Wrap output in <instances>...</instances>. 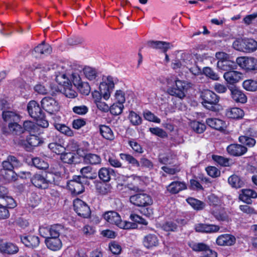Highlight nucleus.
I'll list each match as a JSON object with an SVG mask.
<instances>
[{"mask_svg": "<svg viewBox=\"0 0 257 257\" xmlns=\"http://www.w3.org/2000/svg\"><path fill=\"white\" fill-rule=\"evenodd\" d=\"M104 219L108 223L115 225L120 228L124 229H131L137 228L138 225L136 223L126 221H122L119 214L113 211L106 212L103 214Z\"/></svg>", "mask_w": 257, "mask_h": 257, "instance_id": "obj_1", "label": "nucleus"}, {"mask_svg": "<svg viewBox=\"0 0 257 257\" xmlns=\"http://www.w3.org/2000/svg\"><path fill=\"white\" fill-rule=\"evenodd\" d=\"M202 99V103L207 109L215 111L217 110V104L219 100V97L214 92L206 90L202 93L201 95Z\"/></svg>", "mask_w": 257, "mask_h": 257, "instance_id": "obj_2", "label": "nucleus"}, {"mask_svg": "<svg viewBox=\"0 0 257 257\" xmlns=\"http://www.w3.org/2000/svg\"><path fill=\"white\" fill-rule=\"evenodd\" d=\"M129 200L131 203L138 207H147L153 203L151 196L143 192L131 195Z\"/></svg>", "mask_w": 257, "mask_h": 257, "instance_id": "obj_3", "label": "nucleus"}, {"mask_svg": "<svg viewBox=\"0 0 257 257\" xmlns=\"http://www.w3.org/2000/svg\"><path fill=\"white\" fill-rule=\"evenodd\" d=\"M117 82V80L110 76L104 77L102 81L99 85V90L103 94V97L105 100H107L110 93L114 87L115 84Z\"/></svg>", "mask_w": 257, "mask_h": 257, "instance_id": "obj_4", "label": "nucleus"}, {"mask_svg": "<svg viewBox=\"0 0 257 257\" xmlns=\"http://www.w3.org/2000/svg\"><path fill=\"white\" fill-rule=\"evenodd\" d=\"M85 178L81 176H74L72 179L67 183L69 190L73 195H78L84 191L83 186Z\"/></svg>", "mask_w": 257, "mask_h": 257, "instance_id": "obj_5", "label": "nucleus"}, {"mask_svg": "<svg viewBox=\"0 0 257 257\" xmlns=\"http://www.w3.org/2000/svg\"><path fill=\"white\" fill-rule=\"evenodd\" d=\"M18 143L24 148L27 151H31L35 148L38 147L43 143L41 138L38 136L30 135L27 137L26 140H20Z\"/></svg>", "mask_w": 257, "mask_h": 257, "instance_id": "obj_6", "label": "nucleus"}, {"mask_svg": "<svg viewBox=\"0 0 257 257\" xmlns=\"http://www.w3.org/2000/svg\"><path fill=\"white\" fill-rule=\"evenodd\" d=\"M237 64L246 71L257 70V59L253 57H240L236 59Z\"/></svg>", "mask_w": 257, "mask_h": 257, "instance_id": "obj_7", "label": "nucleus"}, {"mask_svg": "<svg viewBox=\"0 0 257 257\" xmlns=\"http://www.w3.org/2000/svg\"><path fill=\"white\" fill-rule=\"evenodd\" d=\"M43 108L48 113L53 114L59 110L60 106L58 102L51 97H45L41 100Z\"/></svg>", "mask_w": 257, "mask_h": 257, "instance_id": "obj_8", "label": "nucleus"}, {"mask_svg": "<svg viewBox=\"0 0 257 257\" xmlns=\"http://www.w3.org/2000/svg\"><path fill=\"white\" fill-rule=\"evenodd\" d=\"M74 209L77 214L83 218H87L90 215V210L88 206L82 200L77 199L73 202Z\"/></svg>", "mask_w": 257, "mask_h": 257, "instance_id": "obj_9", "label": "nucleus"}, {"mask_svg": "<svg viewBox=\"0 0 257 257\" xmlns=\"http://www.w3.org/2000/svg\"><path fill=\"white\" fill-rule=\"evenodd\" d=\"M184 90V82L180 80H175V84L168 88L167 92L171 95L175 96L182 99L185 96Z\"/></svg>", "mask_w": 257, "mask_h": 257, "instance_id": "obj_10", "label": "nucleus"}, {"mask_svg": "<svg viewBox=\"0 0 257 257\" xmlns=\"http://www.w3.org/2000/svg\"><path fill=\"white\" fill-rule=\"evenodd\" d=\"M27 109L29 115L34 119L42 118L44 112L39 103L35 100L30 101L27 105Z\"/></svg>", "mask_w": 257, "mask_h": 257, "instance_id": "obj_11", "label": "nucleus"}, {"mask_svg": "<svg viewBox=\"0 0 257 257\" xmlns=\"http://www.w3.org/2000/svg\"><path fill=\"white\" fill-rule=\"evenodd\" d=\"M230 91V94L232 99L236 103L244 104L247 101V96L243 91L235 86H231L228 87Z\"/></svg>", "mask_w": 257, "mask_h": 257, "instance_id": "obj_12", "label": "nucleus"}, {"mask_svg": "<svg viewBox=\"0 0 257 257\" xmlns=\"http://www.w3.org/2000/svg\"><path fill=\"white\" fill-rule=\"evenodd\" d=\"M3 191L4 193H0V206L13 208L16 206L14 199L11 196L7 195V189L4 187H0V192Z\"/></svg>", "mask_w": 257, "mask_h": 257, "instance_id": "obj_13", "label": "nucleus"}, {"mask_svg": "<svg viewBox=\"0 0 257 257\" xmlns=\"http://www.w3.org/2000/svg\"><path fill=\"white\" fill-rule=\"evenodd\" d=\"M57 71L56 72V81L62 85H65L66 84H69V77L68 72L65 70L63 65H58L57 67Z\"/></svg>", "mask_w": 257, "mask_h": 257, "instance_id": "obj_14", "label": "nucleus"}, {"mask_svg": "<svg viewBox=\"0 0 257 257\" xmlns=\"http://www.w3.org/2000/svg\"><path fill=\"white\" fill-rule=\"evenodd\" d=\"M247 149L244 146L238 144H232L226 148V151L230 156L239 157L244 155Z\"/></svg>", "mask_w": 257, "mask_h": 257, "instance_id": "obj_15", "label": "nucleus"}, {"mask_svg": "<svg viewBox=\"0 0 257 257\" xmlns=\"http://www.w3.org/2000/svg\"><path fill=\"white\" fill-rule=\"evenodd\" d=\"M32 183L40 189H45L48 188L50 180H48L44 176L40 174H35L31 179Z\"/></svg>", "mask_w": 257, "mask_h": 257, "instance_id": "obj_16", "label": "nucleus"}, {"mask_svg": "<svg viewBox=\"0 0 257 257\" xmlns=\"http://www.w3.org/2000/svg\"><path fill=\"white\" fill-rule=\"evenodd\" d=\"M147 45L150 48L160 50L164 53H166L173 46L169 42L161 41H149L147 42Z\"/></svg>", "mask_w": 257, "mask_h": 257, "instance_id": "obj_17", "label": "nucleus"}, {"mask_svg": "<svg viewBox=\"0 0 257 257\" xmlns=\"http://www.w3.org/2000/svg\"><path fill=\"white\" fill-rule=\"evenodd\" d=\"M2 167L14 170L21 167L22 165L21 161L16 156L9 155L7 159L3 161Z\"/></svg>", "mask_w": 257, "mask_h": 257, "instance_id": "obj_18", "label": "nucleus"}, {"mask_svg": "<svg viewBox=\"0 0 257 257\" xmlns=\"http://www.w3.org/2000/svg\"><path fill=\"white\" fill-rule=\"evenodd\" d=\"M236 242L235 237L230 234H223L216 238V242L220 246H231Z\"/></svg>", "mask_w": 257, "mask_h": 257, "instance_id": "obj_19", "label": "nucleus"}, {"mask_svg": "<svg viewBox=\"0 0 257 257\" xmlns=\"http://www.w3.org/2000/svg\"><path fill=\"white\" fill-rule=\"evenodd\" d=\"M143 243L147 248L153 249L159 245L160 241L156 234H149L144 236Z\"/></svg>", "mask_w": 257, "mask_h": 257, "instance_id": "obj_20", "label": "nucleus"}, {"mask_svg": "<svg viewBox=\"0 0 257 257\" xmlns=\"http://www.w3.org/2000/svg\"><path fill=\"white\" fill-rule=\"evenodd\" d=\"M242 73L234 70L226 72L223 75L224 79L228 83L233 84L238 82L241 79Z\"/></svg>", "mask_w": 257, "mask_h": 257, "instance_id": "obj_21", "label": "nucleus"}, {"mask_svg": "<svg viewBox=\"0 0 257 257\" xmlns=\"http://www.w3.org/2000/svg\"><path fill=\"white\" fill-rule=\"evenodd\" d=\"M18 251V247L13 243L7 242L0 243V252L3 254H13Z\"/></svg>", "mask_w": 257, "mask_h": 257, "instance_id": "obj_22", "label": "nucleus"}, {"mask_svg": "<svg viewBox=\"0 0 257 257\" xmlns=\"http://www.w3.org/2000/svg\"><path fill=\"white\" fill-rule=\"evenodd\" d=\"M195 229L199 232L213 233L217 232L220 227L214 224L198 223L195 225Z\"/></svg>", "mask_w": 257, "mask_h": 257, "instance_id": "obj_23", "label": "nucleus"}, {"mask_svg": "<svg viewBox=\"0 0 257 257\" xmlns=\"http://www.w3.org/2000/svg\"><path fill=\"white\" fill-rule=\"evenodd\" d=\"M188 245L195 252H205L207 254L212 251L208 245L203 242L191 241L188 243Z\"/></svg>", "mask_w": 257, "mask_h": 257, "instance_id": "obj_24", "label": "nucleus"}, {"mask_svg": "<svg viewBox=\"0 0 257 257\" xmlns=\"http://www.w3.org/2000/svg\"><path fill=\"white\" fill-rule=\"evenodd\" d=\"M0 174L7 182H11L17 180L18 176L13 169L2 167Z\"/></svg>", "mask_w": 257, "mask_h": 257, "instance_id": "obj_25", "label": "nucleus"}, {"mask_svg": "<svg viewBox=\"0 0 257 257\" xmlns=\"http://www.w3.org/2000/svg\"><path fill=\"white\" fill-rule=\"evenodd\" d=\"M237 64L236 62L228 60L218 61L217 64V67L222 70L226 72L236 69Z\"/></svg>", "mask_w": 257, "mask_h": 257, "instance_id": "obj_26", "label": "nucleus"}, {"mask_svg": "<svg viewBox=\"0 0 257 257\" xmlns=\"http://www.w3.org/2000/svg\"><path fill=\"white\" fill-rule=\"evenodd\" d=\"M45 243L48 248L53 251L59 250L62 246V241L58 237H46Z\"/></svg>", "mask_w": 257, "mask_h": 257, "instance_id": "obj_27", "label": "nucleus"}, {"mask_svg": "<svg viewBox=\"0 0 257 257\" xmlns=\"http://www.w3.org/2000/svg\"><path fill=\"white\" fill-rule=\"evenodd\" d=\"M211 213L214 217L219 221H228L227 213L223 208L219 206H215L212 209Z\"/></svg>", "mask_w": 257, "mask_h": 257, "instance_id": "obj_28", "label": "nucleus"}, {"mask_svg": "<svg viewBox=\"0 0 257 257\" xmlns=\"http://www.w3.org/2000/svg\"><path fill=\"white\" fill-rule=\"evenodd\" d=\"M206 122L210 127L218 131H223L226 127L225 121L216 118L206 119Z\"/></svg>", "mask_w": 257, "mask_h": 257, "instance_id": "obj_29", "label": "nucleus"}, {"mask_svg": "<svg viewBox=\"0 0 257 257\" xmlns=\"http://www.w3.org/2000/svg\"><path fill=\"white\" fill-rule=\"evenodd\" d=\"M21 239L23 243L29 247H36L40 243L39 238L35 235L21 236Z\"/></svg>", "mask_w": 257, "mask_h": 257, "instance_id": "obj_30", "label": "nucleus"}, {"mask_svg": "<svg viewBox=\"0 0 257 257\" xmlns=\"http://www.w3.org/2000/svg\"><path fill=\"white\" fill-rule=\"evenodd\" d=\"M187 188L186 184L184 182L174 181L167 187V190L171 194H177Z\"/></svg>", "mask_w": 257, "mask_h": 257, "instance_id": "obj_31", "label": "nucleus"}, {"mask_svg": "<svg viewBox=\"0 0 257 257\" xmlns=\"http://www.w3.org/2000/svg\"><path fill=\"white\" fill-rule=\"evenodd\" d=\"M52 48L51 46L46 44L45 42H42L41 44L36 47L33 51V54L36 55V57L42 54L48 55L51 53Z\"/></svg>", "mask_w": 257, "mask_h": 257, "instance_id": "obj_32", "label": "nucleus"}, {"mask_svg": "<svg viewBox=\"0 0 257 257\" xmlns=\"http://www.w3.org/2000/svg\"><path fill=\"white\" fill-rule=\"evenodd\" d=\"M241 191L242 193L239 195V199L247 204H250L251 203V198H255L257 197L256 192L253 190L243 189Z\"/></svg>", "mask_w": 257, "mask_h": 257, "instance_id": "obj_33", "label": "nucleus"}, {"mask_svg": "<svg viewBox=\"0 0 257 257\" xmlns=\"http://www.w3.org/2000/svg\"><path fill=\"white\" fill-rule=\"evenodd\" d=\"M225 115L228 118L237 119L243 117L244 111L238 107L229 108L226 109Z\"/></svg>", "mask_w": 257, "mask_h": 257, "instance_id": "obj_34", "label": "nucleus"}, {"mask_svg": "<svg viewBox=\"0 0 257 257\" xmlns=\"http://www.w3.org/2000/svg\"><path fill=\"white\" fill-rule=\"evenodd\" d=\"M242 45L244 49L243 52H252L257 49V42L253 39H242Z\"/></svg>", "mask_w": 257, "mask_h": 257, "instance_id": "obj_35", "label": "nucleus"}, {"mask_svg": "<svg viewBox=\"0 0 257 257\" xmlns=\"http://www.w3.org/2000/svg\"><path fill=\"white\" fill-rule=\"evenodd\" d=\"M114 171L111 168L103 167L98 171V176L100 180L103 182H108L111 177L114 176Z\"/></svg>", "mask_w": 257, "mask_h": 257, "instance_id": "obj_36", "label": "nucleus"}, {"mask_svg": "<svg viewBox=\"0 0 257 257\" xmlns=\"http://www.w3.org/2000/svg\"><path fill=\"white\" fill-rule=\"evenodd\" d=\"M229 184L232 187L236 189L242 187L244 185V181L239 176L232 175L228 179Z\"/></svg>", "mask_w": 257, "mask_h": 257, "instance_id": "obj_37", "label": "nucleus"}, {"mask_svg": "<svg viewBox=\"0 0 257 257\" xmlns=\"http://www.w3.org/2000/svg\"><path fill=\"white\" fill-rule=\"evenodd\" d=\"M54 125L55 128L61 134L69 137H71L74 136L73 131L66 124L60 123H55Z\"/></svg>", "mask_w": 257, "mask_h": 257, "instance_id": "obj_38", "label": "nucleus"}, {"mask_svg": "<svg viewBox=\"0 0 257 257\" xmlns=\"http://www.w3.org/2000/svg\"><path fill=\"white\" fill-rule=\"evenodd\" d=\"M84 160L86 163L92 165H97L100 164L101 159L100 157L98 155L88 153L84 156Z\"/></svg>", "mask_w": 257, "mask_h": 257, "instance_id": "obj_39", "label": "nucleus"}, {"mask_svg": "<svg viewBox=\"0 0 257 257\" xmlns=\"http://www.w3.org/2000/svg\"><path fill=\"white\" fill-rule=\"evenodd\" d=\"M100 133L101 136L106 140L111 141L114 139L112 131L108 126L105 125L100 126Z\"/></svg>", "mask_w": 257, "mask_h": 257, "instance_id": "obj_40", "label": "nucleus"}, {"mask_svg": "<svg viewBox=\"0 0 257 257\" xmlns=\"http://www.w3.org/2000/svg\"><path fill=\"white\" fill-rule=\"evenodd\" d=\"M97 192L101 195H106L111 192L112 187L110 184L98 182L96 184Z\"/></svg>", "mask_w": 257, "mask_h": 257, "instance_id": "obj_41", "label": "nucleus"}, {"mask_svg": "<svg viewBox=\"0 0 257 257\" xmlns=\"http://www.w3.org/2000/svg\"><path fill=\"white\" fill-rule=\"evenodd\" d=\"M49 237L59 238L61 232L64 230V227L61 224H54L49 227Z\"/></svg>", "mask_w": 257, "mask_h": 257, "instance_id": "obj_42", "label": "nucleus"}, {"mask_svg": "<svg viewBox=\"0 0 257 257\" xmlns=\"http://www.w3.org/2000/svg\"><path fill=\"white\" fill-rule=\"evenodd\" d=\"M48 148L54 153L56 154H62L66 150L64 146V144H61V141H59V143L54 142L50 143L48 145Z\"/></svg>", "mask_w": 257, "mask_h": 257, "instance_id": "obj_43", "label": "nucleus"}, {"mask_svg": "<svg viewBox=\"0 0 257 257\" xmlns=\"http://www.w3.org/2000/svg\"><path fill=\"white\" fill-rule=\"evenodd\" d=\"M119 156L122 160L127 162L128 164H131L132 166L136 167H140L139 161H138L133 156L127 154L121 153L120 154Z\"/></svg>", "mask_w": 257, "mask_h": 257, "instance_id": "obj_44", "label": "nucleus"}, {"mask_svg": "<svg viewBox=\"0 0 257 257\" xmlns=\"http://www.w3.org/2000/svg\"><path fill=\"white\" fill-rule=\"evenodd\" d=\"M212 160L222 167H229L231 166L230 159L223 156L213 155Z\"/></svg>", "mask_w": 257, "mask_h": 257, "instance_id": "obj_45", "label": "nucleus"}, {"mask_svg": "<svg viewBox=\"0 0 257 257\" xmlns=\"http://www.w3.org/2000/svg\"><path fill=\"white\" fill-rule=\"evenodd\" d=\"M243 88L248 91H255L257 90V80L247 79L242 83Z\"/></svg>", "mask_w": 257, "mask_h": 257, "instance_id": "obj_46", "label": "nucleus"}, {"mask_svg": "<svg viewBox=\"0 0 257 257\" xmlns=\"http://www.w3.org/2000/svg\"><path fill=\"white\" fill-rule=\"evenodd\" d=\"M187 202L195 210H200L203 209L205 207V203L198 199L194 198H189Z\"/></svg>", "mask_w": 257, "mask_h": 257, "instance_id": "obj_47", "label": "nucleus"}, {"mask_svg": "<svg viewBox=\"0 0 257 257\" xmlns=\"http://www.w3.org/2000/svg\"><path fill=\"white\" fill-rule=\"evenodd\" d=\"M203 73L206 77L214 81L219 80L220 78L218 74L209 67H206L203 69Z\"/></svg>", "mask_w": 257, "mask_h": 257, "instance_id": "obj_48", "label": "nucleus"}, {"mask_svg": "<svg viewBox=\"0 0 257 257\" xmlns=\"http://www.w3.org/2000/svg\"><path fill=\"white\" fill-rule=\"evenodd\" d=\"M128 118L133 125H139L142 123V117L134 111L130 112Z\"/></svg>", "mask_w": 257, "mask_h": 257, "instance_id": "obj_49", "label": "nucleus"}, {"mask_svg": "<svg viewBox=\"0 0 257 257\" xmlns=\"http://www.w3.org/2000/svg\"><path fill=\"white\" fill-rule=\"evenodd\" d=\"M10 132L14 135H19L23 132L22 126L17 122H11L9 124Z\"/></svg>", "mask_w": 257, "mask_h": 257, "instance_id": "obj_50", "label": "nucleus"}, {"mask_svg": "<svg viewBox=\"0 0 257 257\" xmlns=\"http://www.w3.org/2000/svg\"><path fill=\"white\" fill-rule=\"evenodd\" d=\"M190 126L192 130L197 134L203 133L206 129L205 124L197 121H193L191 122Z\"/></svg>", "mask_w": 257, "mask_h": 257, "instance_id": "obj_51", "label": "nucleus"}, {"mask_svg": "<svg viewBox=\"0 0 257 257\" xmlns=\"http://www.w3.org/2000/svg\"><path fill=\"white\" fill-rule=\"evenodd\" d=\"M238 141L241 144L248 147H253L256 143L255 140L254 139L246 136H240L238 138Z\"/></svg>", "mask_w": 257, "mask_h": 257, "instance_id": "obj_52", "label": "nucleus"}, {"mask_svg": "<svg viewBox=\"0 0 257 257\" xmlns=\"http://www.w3.org/2000/svg\"><path fill=\"white\" fill-rule=\"evenodd\" d=\"M75 156L73 152H63L61 155V160L65 163L72 164L74 162Z\"/></svg>", "mask_w": 257, "mask_h": 257, "instance_id": "obj_53", "label": "nucleus"}, {"mask_svg": "<svg viewBox=\"0 0 257 257\" xmlns=\"http://www.w3.org/2000/svg\"><path fill=\"white\" fill-rule=\"evenodd\" d=\"M123 107L124 106L122 103L116 102L109 107V110L112 114L117 115L121 113Z\"/></svg>", "mask_w": 257, "mask_h": 257, "instance_id": "obj_54", "label": "nucleus"}, {"mask_svg": "<svg viewBox=\"0 0 257 257\" xmlns=\"http://www.w3.org/2000/svg\"><path fill=\"white\" fill-rule=\"evenodd\" d=\"M85 76L90 80H94L97 77L96 70L90 67H86L83 69Z\"/></svg>", "mask_w": 257, "mask_h": 257, "instance_id": "obj_55", "label": "nucleus"}, {"mask_svg": "<svg viewBox=\"0 0 257 257\" xmlns=\"http://www.w3.org/2000/svg\"><path fill=\"white\" fill-rule=\"evenodd\" d=\"M188 65L187 62L184 59L174 60L172 63V68L174 70L184 69Z\"/></svg>", "mask_w": 257, "mask_h": 257, "instance_id": "obj_56", "label": "nucleus"}, {"mask_svg": "<svg viewBox=\"0 0 257 257\" xmlns=\"http://www.w3.org/2000/svg\"><path fill=\"white\" fill-rule=\"evenodd\" d=\"M68 76L69 77V82L72 81L76 87H77L78 85H79V84L82 82L81 78L78 73H70L68 72Z\"/></svg>", "mask_w": 257, "mask_h": 257, "instance_id": "obj_57", "label": "nucleus"}, {"mask_svg": "<svg viewBox=\"0 0 257 257\" xmlns=\"http://www.w3.org/2000/svg\"><path fill=\"white\" fill-rule=\"evenodd\" d=\"M80 92L84 95H87L90 92V87L87 82H82L77 86Z\"/></svg>", "mask_w": 257, "mask_h": 257, "instance_id": "obj_58", "label": "nucleus"}, {"mask_svg": "<svg viewBox=\"0 0 257 257\" xmlns=\"http://www.w3.org/2000/svg\"><path fill=\"white\" fill-rule=\"evenodd\" d=\"M143 115L145 119L148 121L156 123H160L161 122V119L150 111L148 110L144 112Z\"/></svg>", "mask_w": 257, "mask_h": 257, "instance_id": "obj_59", "label": "nucleus"}, {"mask_svg": "<svg viewBox=\"0 0 257 257\" xmlns=\"http://www.w3.org/2000/svg\"><path fill=\"white\" fill-rule=\"evenodd\" d=\"M33 165L38 169H46L48 168V164L39 158H35L32 160Z\"/></svg>", "mask_w": 257, "mask_h": 257, "instance_id": "obj_60", "label": "nucleus"}, {"mask_svg": "<svg viewBox=\"0 0 257 257\" xmlns=\"http://www.w3.org/2000/svg\"><path fill=\"white\" fill-rule=\"evenodd\" d=\"M207 174L212 178H217L220 175V171L214 166H208L206 168Z\"/></svg>", "mask_w": 257, "mask_h": 257, "instance_id": "obj_61", "label": "nucleus"}, {"mask_svg": "<svg viewBox=\"0 0 257 257\" xmlns=\"http://www.w3.org/2000/svg\"><path fill=\"white\" fill-rule=\"evenodd\" d=\"M163 229L166 231H176L178 230V225L172 221H168L162 226Z\"/></svg>", "mask_w": 257, "mask_h": 257, "instance_id": "obj_62", "label": "nucleus"}, {"mask_svg": "<svg viewBox=\"0 0 257 257\" xmlns=\"http://www.w3.org/2000/svg\"><path fill=\"white\" fill-rule=\"evenodd\" d=\"M149 131L153 135L160 138H164L167 137V133L163 129L159 127H150Z\"/></svg>", "mask_w": 257, "mask_h": 257, "instance_id": "obj_63", "label": "nucleus"}, {"mask_svg": "<svg viewBox=\"0 0 257 257\" xmlns=\"http://www.w3.org/2000/svg\"><path fill=\"white\" fill-rule=\"evenodd\" d=\"M73 111L79 115H84L88 111V108L84 105L75 106L72 108Z\"/></svg>", "mask_w": 257, "mask_h": 257, "instance_id": "obj_64", "label": "nucleus"}]
</instances>
